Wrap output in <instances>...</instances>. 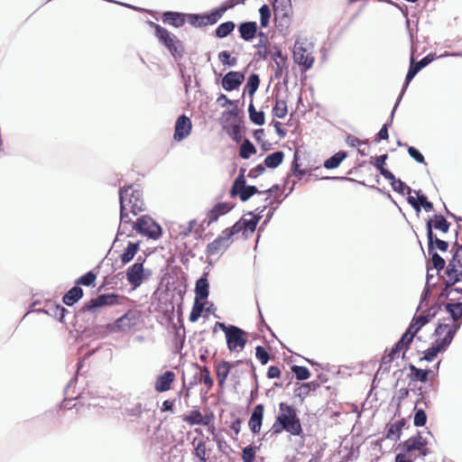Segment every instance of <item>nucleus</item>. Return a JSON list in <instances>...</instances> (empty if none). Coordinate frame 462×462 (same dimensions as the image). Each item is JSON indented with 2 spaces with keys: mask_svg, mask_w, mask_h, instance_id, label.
<instances>
[{
  "mask_svg": "<svg viewBox=\"0 0 462 462\" xmlns=\"http://www.w3.org/2000/svg\"><path fill=\"white\" fill-rule=\"evenodd\" d=\"M150 275L151 272L144 269L141 257L137 259L135 263L128 267L126 271V280L134 289L138 288Z\"/></svg>",
  "mask_w": 462,
  "mask_h": 462,
  "instance_id": "8",
  "label": "nucleus"
},
{
  "mask_svg": "<svg viewBox=\"0 0 462 462\" xmlns=\"http://www.w3.org/2000/svg\"><path fill=\"white\" fill-rule=\"evenodd\" d=\"M256 150L254 144L249 140H245L241 144L239 155L243 159H248L252 154L255 153Z\"/></svg>",
  "mask_w": 462,
  "mask_h": 462,
  "instance_id": "44",
  "label": "nucleus"
},
{
  "mask_svg": "<svg viewBox=\"0 0 462 462\" xmlns=\"http://www.w3.org/2000/svg\"><path fill=\"white\" fill-rule=\"evenodd\" d=\"M231 365L226 361H222L216 366L217 378L219 386L223 387L229 374Z\"/></svg>",
  "mask_w": 462,
  "mask_h": 462,
  "instance_id": "30",
  "label": "nucleus"
},
{
  "mask_svg": "<svg viewBox=\"0 0 462 462\" xmlns=\"http://www.w3.org/2000/svg\"><path fill=\"white\" fill-rule=\"evenodd\" d=\"M191 129V120L185 115L179 116L175 123L173 139L181 142L190 134Z\"/></svg>",
  "mask_w": 462,
  "mask_h": 462,
  "instance_id": "12",
  "label": "nucleus"
},
{
  "mask_svg": "<svg viewBox=\"0 0 462 462\" xmlns=\"http://www.w3.org/2000/svg\"><path fill=\"white\" fill-rule=\"evenodd\" d=\"M259 217H253L250 219H243L242 224L245 230H248L250 232H254L256 228V226L259 222Z\"/></svg>",
  "mask_w": 462,
  "mask_h": 462,
  "instance_id": "57",
  "label": "nucleus"
},
{
  "mask_svg": "<svg viewBox=\"0 0 462 462\" xmlns=\"http://www.w3.org/2000/svg\"><path fill=\"white\" fill-rule=\"evenodd\" d=\"M174 379L175 374L171 371H166L157 377L154 384L155 391L158 393L169 391Z\"/></svg>",
  "mask_w": 462,
  "mask_h": 462,
  "instance_id": "22",
  "label": "nucleus"
},
{
  "mask_svg": "<svg viewBox=\"0 0 462 462\" xmlns=\"http://www.w3.org/2000/svg\"><path fill=\"white\" fill-rule=\"evenodd\" d=\"M232 240H229L225 234L217 237L212 243L208 244L207 247V254L208 256H214L223 254L230 245Z\"/></svg>",
  "mask_w": 462,
  "mask_h": 462,
  "instance_id": "16",
  "label": "nucleus"
},
{
  "mask_svg": "<svg viewBox=\"0 0 462 462\" xmlns=\"http://www.w3.org/2000/svg\"><path fill=\"white\" fill-rule=\"evenodd\" d=\"M447 274L450 281L455 278V282H458V277L462 275V246L457 248L448 263Z\"/></svg>",
  "mask_w": 462,
  "mask_h": 462,
  "instance_id": "14",
  "label": "nucleus"
},
{
  "mask_svg": "<svg viewBox=\"0 0 462 462\" xmlns=\"http://www.w3.org/2000/svg\"><path fill=\"white\" fill-rule=\"evenodd\" d=\"M194 456L200 461L206 462L207 448L204 441L200 440L198 442L194 449Z\"/></svg>",
  "mask_w": 462,
  "mask_h": 462,
  "instance_id": "49",
  "label": "nucleus"
},
{
  "mask_svg": "<svg viewBox=\"0 0 462 462\" xmlns=\"http://www.w3.org/2000/svg\"><path fill=\"white\" fill-rule=\"evenodd\" d=\"M416 334H413L412 329L409 327L406 332L402 335L401 339L397 342L403 348H408L409 345L411 343L414 336Z\"/></svg>",
  "mask_w": 462,
  "mask_h": 462,
  "instance_id": "52",
  "label": "nucleus"
},
{
  "mask_svg": "<svg viewBox=\"0 0 462 462\" xmlns=\"http://www.w3.org/2000/svg\"><path fill=\"white\" fill-rule=\"evenodd\" d=\"M293 60L303 68L304 70L311 69L314 63V56L311 44L306 38L298 37L293 46Z\"/></svg>",
  "mask_w": 462,
  "mask_h": 462,
  "instance_id": "2",
  "label": "nucleus"
},
{
  "mask_svg": "<svg viewBox=\"0 0 462 462\" xmlns=\"http://www.w3.org/2000/svg\"><path fill=\"white\" fill-rule=\"evenodd\" d=\"M414 193L417 195L418 199H416L413 196L410 195L408 197V202L417 212H420V207L427 201V198L420 194V191H414Z\"/></svg>",
  "mask_w": 462,
  "mask_h": 462,
  "instance_id": "43",
  "label": "nucleus"
},
{
  "mask_svg": "<svg viewBox=\"0 0 462 462\" xmlns=\"http://www.w3.org/2000/svg\"><path fill=\"white\" fill-rule=\"evenodd\" d=\"M389 180H391V186L393 188V189L400 194H411L412 189L407 186L402 180H401L400 179H396L394 177V175L393 174V178L392 179H388Z\"/></svg>",
  "mask_w": 462,
  "mask_h": 462,
  "instance_id": "37",
  "label": "nucleus"
},
{
  "mask_svg": "<svg viewBox=\"0 0 462 462\" xmlns=\"http://www.w3.org/2000/svg\"><path fill=\"white\" fill-rule=\"evenodd\" d=\"M226 338L227 348L231 352L242 351L247 342L245 332L238 327L233 325L229 326L228 332L226 331Z\"/></svg>",
  "mask_w": 462,
  "mask_h": 462,
  "instance_id": "7",
  "label": "nucleus"
},
{
  "mask_svg": "<svg viewBox=\"0 0 462 462\" xmlns=\"http://www.w3.org/2000/svg\"><path fill=\"white\" fill-rule=\"evenodd\" d=\"M403 425H404L403 420H398V421L389 425L388 430H387V438L391 439H394V440L400 439L401 431H402Z\"/></svg>",
  "mask_w": 462,
  "mask_h": 462,
  "instance_id": "38",
  "label": "nucleus"
},
{
  "mask_svg": "<svg viewBox=\"0 0 462 462\" xmlns=\"http://www.w3.org/2000/svg\"><path fill=\"white\" fill-rule=\"evenodd\" d=\"M255 453L251 446H247L243 449L242 458L244 462L254 461Z\"/></svg>",
  "mask_w": 462,
  "mask_h": 462,
  "instance_id": "61",
  "label": "nucleus"
},
{
  "mask_svg": "<svg viewBox=\"0 0 462 462\" xmlns=\"http://www.w3.org/2000/svg\"><path fill=\"white\" fill-rule=\"evenodd\" d=\"M401 99H402V96H399V97H398V99H397V101H396V103H395V105H394V107H393V111H392V113H391L390 118H389V121H388L386 124H384V125H383V127L381 128V130H380V131H379V133L377 134V138H376V140H377V141H378V140H386V139H388V137H389V134H388V126L393 123V116H394L395 110H396V108H397V106H398V105H399V103H400Z\"/></svg>",
  "mask_w": 462,
  "mask_h": 462,
  "instance_id": "33",
  "label": "nucleus"
},
{
  "mask_svg": "<svg viewBox=\"0 0 462 462\" xmlns=\"http://www.w3.org/2000/svg\"><path fill=\"white\" fill-rule=\"evenodd\" d=\"M427 227V238H428V250L431 255V262L433 268L439 273L445 266V260L434 251L433 247V231L431 226V220H429L426 225Z\"/></svg>",
  "mask_w": 462,
  "mask_h": 462,
  "instance_id": "11",
  "label": "nucleus"
},
{
  "mask_svg": "<svg viewBox=\"0 0 462 462\" xmlns=\"http://www.w3.org/2000/svg\"><path fill=\"white\" fill-rule=\"evenodd\" d=\"M118 302V296L114 293L102 294L95 299H92L84 309L91 310L93 308L104 307L108 305H114Z\"/></svg>",
  "mask_w": 462,
  "mask_h": 462,
  "instance_id": "19",
  "label": "nucleus"
},
{
  "mask_svg": "<svg viewBox=\"0 0 462 462\" xmlns=\"http://www.w3.org/2000/svg\"><path fill=\"white\" fill-rule=\"evenodd\" d=\"M287 103L282 99H276L275 105L273 108V115L278 118H283L287 115Z\"/></svg>",
  "mask_w": 462,
  "mask_h": 462,
  "instance_id": "41",
  "label": "nucleus"
},
{
  "mask_svg": "<svg viewBox=\"0 0 462 462\" xmlns=\"http://www.w3.org/2000/svg\"><path fill=\"white\" fill-rule=\"evenodd\" d=\"M435 336L437 337L435 342L426 350L424 354L423 358L428 362H431L439 353L445 351L453 340L451 336H448L446 334H443V336Z\"/></svg>",
  "mask_w": 462,
  "mask_h": 462,
  "instance_id": "10",
  "label": "nucleus"
},
{
  "mask_svg": "<svg viewBox=\"0 0 462 462\" xmlns=\"http://www.w3.org/2000/svg\"><path fill=\"white\" fill-rule=\"evenodd\" d=\"M233 205L227 202L217 203L208 214V224L216 222L218 217L233 208Z\"/></svg>",
  "mask_w": 462,
  "mask_h": 462,
  "instance_id": "25",
  "label": "nucleus"
},
{
  "mask_svg": "<svg viewBox=\"0 0 462 462\" xmlns=\"http://www.w3.org/2000/svg\"><path fill=\"white\" fill-rule=\"evenodd\" d=\"M83 296V291L80 287L75 286L71 288L64 296L63 302L67 306H72L75 302L80 300Z\"/></svg>",
  "mask_w": 462,
  "mask_h": 462,
  "instance_id": "31",
  "label": "nucleus"
},
{
  "mask_svg": "<svg viewBox=\"0 0 462 462\" xmlns=\"http://www.w3.org/2000/svg\"><path fill=\"white\" fill-rule=\"evenodd\" d=\"M431 220V226H434L435 229L440 230L443 233H447L449 228V223L446 220V218L440 215L434 216V221Z\"/></svg>",
  "mask_w": 462,
  "mask_h": 462,
  "instance_id": "42",
  "label": "nucleus"
},
{
  "mask_svg": "<svg viewBox=\"0 0 462 462\" xmlns=\"http://www.w3.org/2000/svg\"><path fill=\"white\" fill-rule=\"evenodd\" d=\"M239 32L240 36L245 41H251L254 38L256 31H257V25L254 22H246L243 23L239 25Z\"/></svg>",
  "mask_w": 462,
  "mask_h": 462,
  "instance_id": "28",
  "label": "nucleus"
},
{
  "mask_svg": "<svg viewBox=\"0 0 462 462\" xmlns=\"http://www.w3.org/2000/svg\"><path fill=\"white\" fill-rule=\"evenodd\" d=\"M242 229H244L242 221H238L232 227L225 229L223 233L229 240H231V237L239 233Z\"/></svg>",
  "mask_w": 462,
  "mask_h": 462,
  "instance_id": "58",
  "label": "nucleus"
},
{
  "mask_svg": "<svg viewBox=\"0 0 462 462\" xmlns=\"http://www.w3.org/2000/svg\"><path fill=\"white\" fill-rule=\"evenodd\" d=\"M403 347L401 346L399 344H395L394 346L392 348L391 352L389 353L388 356H383V362L384 364H388V363H391L393 361V359L394 358V356L401 351L402 350Z\"/></svg>",
  "mask_w": 462,
  "mask_h": 462,
  "instance_id": "59",
  "label": "nucleus"
},
{
  "mask_svg": "<svg viewBox=\"0 0 462 462\" xmlns=\"http://www.w3.org/2000/svg\"><path fill=\"white\" fill-rule=\"evenodd\" d=\"M136 325V316L134 312L128 311L119 319H117L114 325L111 326L112 332L127 331Z\"/></svg>",
  "mask_w": 462,
  "mask_h": 462,
  "instance_id": "15",
  "label": "nucleus"
},
{
  "mask_svg": "<svg viewBox=\"0 0 462 462\" xmlns=\"http://www.w3.org/2000/svg\"><path fill=\"white\" fill-rule=\"evenodd\" d=\"M283 156H284V154L282 152H281V151L275 152L272 154H269L264 159V164L268 168H276L282 162Z\"/></svg>",
  "mask_w": 462,
  "mask_h": 462,
  "instance_id": "34",
  "label": "nucleus"
},
{
  "mask_svg": "<svg viewBox=\"0 0 462 462\" xmlns=\"http://www.w3.org/2000/svg\"><path fill=\"white\" fill-rule=\"evenodd\" d=\"M434 57L432 54H429L426 57H424L422 60H420L419 62H415L414 59L411 57V65L409 68V70L406 75L405 79V84L402 90V93L400 96L402 97L407 86L409 85L410 81L416 76V74L424 67L429 65L431 61H433Z\"/></svg>",
  "mask_w": 462,
  "mask_h": 462,
  "instance_id": "13",
  "label": "nucleus"
},
{
  "mask_svg": "<svg viewBox=\"0 0 462 462\" xmlns=\"http://www.w3.org/2000/svg\"><path fill=\"white\" fill-rule=\"evenodd\" d=\"M249 117L250 120L257 125H263L265 122L264 113L262 111H256L250 115Z\"/></svg>",
  "mask_w": 462,
  "mask_h": 462,
  "instance_id": "60",
  "label": "nucleus"
},
{
  "mask_svg": "<svg viewBox=\"0 0 462 462\" xmlns=\"http://www.w3.org/2000/svg\"><path fill=\"white\" fill-rule=\"evenodd\" d=\"M280 421H281V420L277 416V418L271 429L273 434H279L283 430L287 431L288 427L286 425H284V423L280 422Z\"/></svg>",
  "mask_w": 462,
  "mask_h": 462,
  "instance_id": "62",
  "label": "nucleus"
},
{
  "mask_svg": "<svg viewBox=\"0 0 462 462\" xmlns=\"http://www.w3.org/2000/svg\"><path fill=\"white\" fill-rule=\"evenodd\" d=\"M427 441L420 435L411 437L404 441L403 446L407 451L419 450L420 454L423 457L430 454L428 448H425Z\"/></svg>",
  "mask_w": 462,
  "mask_h": 462,
  "instance_id": "18",
  "label": "nucleus"
},
{
  "mask_svg": "<svg viewBox=\"0 0 462 462\" xmlns=\"http://www.w3.org/2000/svg\"><path fill=\"white\" fill-rule=\"evenodd\" d=\"M291 370L298 380H307L310 376L309 369L305 366L293 365L291 367Z\"/></svg>",
  "mask_w": 462,
  "mask_h": 462,
  "instance_id": "48",
  "label": "nucleus"
},
{
  "mask_svg": "<svg viewBox=\"0 0 462 462\" xmlns=\"http://www.w3.org/2000/svg\"><path fill=\"white\" fill-rule=\"evenodd\" d=\"M410 370L411 371V378L416 381L426 382L428 380V370L419 369L413 365H410Z\"/></svg>",
  "mask_w": 462,
  "mask_h": 462,
  "instance_id": "47",
  "label": "nucleus"
},
{
  "mask_svg": "<svg viewBox=\"0 0 462 462\" xmlns=\"http://www.w3.org/2000/svg\"><path fill=\"white\" fill-rule=\"evenodd\" d=\"M255 356L256 358L261 362V364L265 365L270 359L268 352L264 347L258 346L255 348Z\"/></svg>",
  "mask_w": 462,
  "mask_h": 462,
  "instance_id": "55",
  "label": "nucleus"
},
{
  "mask_svg": "<svg viewBox=\"0 0 462 462\" xmlns=\"http://www.w3.org/2000/svg\"><path fill=\"white\" fill-rule=\"evenodd\" d=\"M427 415L422 409L416 411L414 415V425L417 427H422L426 424Z\"/></svg>",
  "mask_w": 462,
  "mask_h": 462,
  "instance_id": "56",
  "label": "nucleus"
},
{
  "mask_svg": "<svg viewBox=\"0 0 462 462\" xmlns=\"http://www.w3.org/2000/svg\"><path fill=\"white\" fill-rule=\"evenodd\" d=\"M96 274L93 272H88L82 275L80 278H79L76 282L78 285H84V286H89L91 285L95 280H96Z\"/></svg>",
  "mask_w": 462,
  "mask_h": 462,
  "instance_id": "53",
  "label": "nucleus"
},
{
  "mask_svg": "<svg viewBox=\"0 0 462 462\" xmlns=\"http://www.w3.org/2000/svg\"><path fill=\"white\" fill-rule=\"evenodd\" d=\"M202 300H196L192 308V310L189 314V320L191 322H196L199 317L201 316L203 310H204V303L201 302Z\"/></svg>",
  "mask_w": 462,
  "mask_h": 462,
  "instance_id": "46",
  "label": "nucleus"
},
{
  "mask_svg": "<svg viewBox=\"0 0 462 462\" xmlns=\"http://www.w3.org/2000/svg\"><path fill=\"white\" fill-rule=\"evenodd\" d=\"M346 157V153L345 152H338L330 158H328L327 161H325L324 167L326 169H336L339 166V164L343 162V160Z\"/></svg>",
  "mask_w": 462,
  "mask_h": 462,
  "instance_id": "35",
  "label": "nucleus"
},
{
  "mask_svg": "<svg viewBox=\"0 0 462 462\" xmlns=\"http://www.w3.org/2000/svg\"><path fill=\"white\" fill-rule=\"evenodd\" d=\"M264 407L263 404H257L251 414L248 421V426L253 433H259L261 430L263 418Z\"/></svg>",
  "mask_w": 462,
  "mask_h": 462,
  "instance_id": "20",
  "label": "nucleus"
},
{
  "mask_svg": "<svg viewBox=\"0 0 462 462\" xmlns=\"http://www.w3.org/2000/svg\"><path fill=\"white\" fill-rule=\"evenodd\" d=\"M138 234L149 238L157 239L161 236V226L149 216H142L137 218L136 222L132 226Z\"/></svg>",
  "mask_w": 462,
  "mask_h": 462,
  "instance_id": "6",
  "label": "nucleus"
},
{
  "mask_svg": "<svg viewBox=\"0 0 462 462\" xmlns=\"http://www.w3.org/2000/svg\"><path fill=\"white\" fill-rule=\"evenodd\" d=\"M387 158V154H383L376 157L374 166L385 179H392L393 173L383 166Z\"/></svg>",
  "mask_w": 462,
  "mask_h": 462,
  "instance_id": "39",
  "label": "nucleus"
},
{
  "mask_svg": "<svg viewBox=\"0 0 462 462\" xmlns=\"http://www.w3.org/2000/svg\"><path fill=\"white\" fill-rule=\"evenodd\" d=\"M430 295V290L425 289L421 295L418 311L421 310L423 312V309L428 307V299H429Z\"/></svg>",
  "mask_w": 462,
  "mask_h": 462,
  "instance_id": "64",
  "label": "nucleus"
},
{
  "mask_svg": "<svg viewBox=\"0 0 462 462\" xmlns=\"http://www.w3.org/2000/svg\"><path fill=\"white\" fill-rule=\"evenodd\" d=\"M124 196L122 197V210H120V225L118 227V234H126L128 232H132V226L134 222H132L128 213L127 208H125V202L124 200Z\"/></svg>",
  "mask_w": 462,
  "mask_h": 462,
  "instance_id": "24",
  "label": "nucleus"
},
{
  "mask_svg": "<svg viewBox=\"0 0 462 462\" xmlns=\"http://www.w3.org/2000/svg\"><path fill=\"white\" fill-rule=\"evenodd\" d=\"M218 60L223 65L229 67H235L237 64V60L236 58H231L229 52L226 51H223L218 53Z\"/></svg>",
  "mask_w": 462,
  "mask_h": 462,
  "instance_id": "50",
  "label": "nucleus"
},
{
  "mask_svg": "<svg viewBox=\"0 0 462 462\" xmlns=\"http://www.w3.org/2000/svg\"><path fill=\"white\" fill-rule=\"evenodd\" d=\"M278 417L281 420L280 422L284 423L288 427L287 432L293 436H300L302 433L301 424L297 416V411L293 406L281 402Z\"/></svg>",
  "mask_w": 462,
  "mask_h": 462,
  "instance_id": "4",
  "label": "nucleus"
},
{
  "mask_svg": "<svg viewBox=\"0 0 462 462\" xmlns=\"http://www.w3.org/2000/svg\"><path fill=\"white\" fill-rule=\"evenodd\" d=\"M235 27L236 25L233 22L229 21L223 23L217 26L216 30V36L218 38H225L234 31Z\"/></svg>",
  "mask_w": 462,
  "mask_h": 462,
  "instance_id": "40",
  "label": "nucleus"
},
{
  "mask_svg": "<svg viewBox=\"0 0 462 462\" xmlns=\"http://www.w3.org/2000/svg\"><path fill=\"white\" fill-rule=\"evenodd\" d=\"M261 193L255 186H246L243 174H240L234 181L230 190L231 197L239 196L242 201L248 200L253 195Z\"/></svg>",
  "mask_w": 462,
  "mask_h": 462,
  "instance_id": "9",
  "label": "nucleus"
},
{
  "mask_svg": "<svg viewBox=\"0 0 462 462\" xmlns=\"http://www.w3.org/2000/svg\"><path fill=\"white\" fill-rule=\"evenodd\" d=\"M273 9L275 16L289 17L291 12V0H274Z\"/></svg>",
  "mask_w": 462,
  "mask_h": 462,
  "instance_id": "29",
  "label": "nucleus"
},
{
  "mask_svg": "<svg viewBox=\"0 0 462 462\" xmlns=\"http://www.w3.org/2000/svg\"><path fill=\"white\" fill-rule=\"evenodd\" d=\"M183 421L189 425H208L209 423L208 417H203L198 409L192 410L189 415L183 417Z\"/></svg>",
  "mask_w": 462,
  "mask_h": 462,
  "instance_id": "26",
  "label": "nucleus"
},
{
  "mask_svg": "<svg viewBox=\"0 0 462 462\" xmlns=\"http://www.w3.org/2000/svg\"><path fill=\"white\" fill-rule=\"evenodd\" d=\"M150 25L155 28L156 37L167 47L174 57H180L182 55V44L175 35L170 33L166 29L152 22L150 23Z\"/></svg>",
  "mask_w": 462,
  "mask_h": 462,
  "instance_id": "5",
  "label": "nucleus"
},
{
  "mask_svg": "<svg viewBox=\"0 0 462 462\" xmlns=\"http://www.w3.org/2000/svg\"><path fill=\"white\" fill-rule=\"evenodd\" d=\"M208 288L209 284L207 279V274H204L200 279H199L196 282L195 293L196 300H205L208 297Z\"/></svg>",
  "mask_w": 462,
  "mask_h": 462,
  "instance_id": "27",
  "label": "nucleus"
},
{
  "mask_svg": "<svg viewBox=\"0 0 462 462\" xmlns=\"http://www.w3.org/2000/svg\"><path fill=\"white\" fill-rule=\"evenodd\" d=\"M163 23L173 25L174 27H180L184 24L185 19L182 14L174 12H166L162 16Z\"/></svg>",
  "mask_w": 462,
  "mask_h": 462,
  "instance_id": "32",
  "label": "nucleus"
},
{
  "mask_svg": "<svg viewBox=\"0 0 462 462\" xmlns=\"http://www.w3.org/2000/svg\"><path fill=\"white\" fill-rule=\"evenodd\" d=\"M450 301L445 305L446 311L449 314V318L444 319L439 324L435 329V335L443 336L446 334L454 338L457 331L460 328L462 324V302Z\"/></svg>",
  "mask_w": 462,
  "mask_h": 462,
  "instance_id": "1",
  "label": "nucleus"
},
{
  "mask_svg": "<svg viewBox=\"0 0 462 462\" xmlns=\"http://www.w3.org/2000/svg\"><path fill=\"white\" fill-rule=\"evenodd\" d=\"M408 152L417 162H424V156L416 148L410 146L408 148Z\"/></svg>",
  "mask_w": 462,
  "mask_h": 462,
  "instance_id": "63",
  "label": "nucleus"
},
{
  "mask_svg": "<svg viewBox=\"0 0 462 462\" xmlns=\"http://www.w3.org/2000/svg\"><path fill=\"white\" fill-rule=\"evenodd\" d=\"M245 79V75L239 71H229L222 79V87L226 91H232L239 88Z\"/></svg>",
  "mask_w": 462,
  "mask_h": 462,
  "instance_id": "17",
  "label": "nucleus"
},
{
  "mask_svg": "<svg viewBox=\"0 0 462 462\" xmlns=\"http://www.w3.org/2000/svg\"><path fill=\"white\" fill-rule=\"evenodd\" d=\"M139 249L138 243H129L127 247L125 249L124 253L121 255V260L123 263H129L136 254Z\"/></svg>",
  "mask_w": 462,
  "mask_h": 462,
  "instance_id": "36",
  "label": "nucleus"
},
{
  "mask_svg": "<svg viewBox=\"0 0 462 462\" xmlns=\"http://www.w3.org/2000/svg\"><path fill=\"white\" fill-rule=\"evenodd\" d=\"M234 4L229 6H221L218 9L211 12L207 15H193V19H200L201 21L199 23V25H207V24H214L216 23L225 14V12L229 8L233 7Z\"/></svg>",
  "mask_w": 462,
  "mask_h": 462,
  "instance_id": "21",
  "label": "nucleus"
},
{
  "mask_svg": "<svg viewBox=\"0 0 462 462\" xmlns=\"http://www.w3.org/2000/svg\"><path fill=\"white\" fill-rule=\"evenodd\" d=\"M200 381L207 385L208 389H210L213 386L214 382L207 366H202L200 368Z\"/></svg>",
  "mask_w": 462,
  "mask_h": 462,
  "instance_id": "51",
  "label": "nucleus"
},
{
  "mask_svg": "<svg viewBox=\"0 0 462 462\" xmlns=\"http://www.w3.org/2000/svg\"><path fill=\"white\" fill-rule=\"evenodd\" d=\"M127 208V213L131 212L136 216L139 212L144 209V202L142 197V192L134 186H128L119 190L120 210H122V197Z\"/></svg>",
  "mask_w": 462,
  "mask_h": 462,
  "instance_id": "3",
  "label": "nucleus"
},
{
  "mask_svg": "<svg viewBox=\"0 0 462 462\" xmlns=\"http://www.w3.org/2000/svg\"><path fill=\"white\" fill-rule=\"evenodd\" d=\"M259 13H260L261 25L263 27L267 26V24L269 23V19L271 17V10H270L269 6L266 5H262L259 10Z\"/></svg>",
  "mask_w": 462,
  "mask_h": 462,
  "instance_id": "54",
  "label": "nucleus"
},
{
  "mask_svg": "<svg viewBox=\"0 0 462 462\" xmlns=\"http://www.w3.org/2000/svg\"><path fill=\"white\" fill-rule=\"evenodd\" d=\"M437 314V310L435 308H430L428 310L427 314L421 313L420 315L414 317L410 324L411 329H412L413 334H417V332L426 325L431 318H433Z\"/></svg>",
  "mask_w": 462,
  "mask_h": 462,
  "instance_id": "23",
  "label": "nucleus"
},
{
  "mask_svg": "<svg viewBox=\"0 0 462 462\" xmlns=\"http://www.w3.org/2000/svg\"><path fill=\"white\" fill-rule=\"evenodd\" d=\"M260 84L258 75L251 74L247 79L245 89L249 96H254Z\"/></svg>",
  "mask_w": 462,
  "mask_h": 462,
  "instance_id": "45",
  "label": "nucleus"
}]
</instances>
